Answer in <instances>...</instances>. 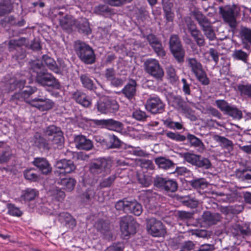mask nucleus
Segmentation results:
<instances>
[{
	"label": "nucleus",
	"mask_w": 251,
	"mask_h": 251,
	"mask_svg": "<svg viewBox=\"0 0 251 251\" xmlns=\"http://www.w3.org/2000/svg\"><path fill=\"white\" fill-rule=\"evenodd\" d=\"M45 135L46 139L42 138L39 135L35 136V144L40 148L49 150L50 148H58L63 143L62 132L60 128L52 125L47 129Z\"/></svg>",
	"instance_id": "nucleus-1"
},
{
	"label": "nucleus",
	"mask_w": 251,
	"mask_h": 251,
	"mask_svg": "<svg viewBox=\"0 0 251 251\" xmlns=\"http://www.w3.org/2000/svg\"><path fill=\"white\" fill-rule=\"evenodd\" d=\"M76 54L79 58L86 64H92L95 61L93 50L85 43L77 41L75 44Z\"/></svg>",
	"instance_id": "nucleus-2"
},
{
	"label": "nucleus",
	"mask_w": 251,
	"mask_h": 251,
	"mask_svg": "<svg viewBox=\"0 0 251 251\" xmlns=\"http://www.w3.org/2000/svg\"><path fill=\"white\" fill-rule=\"evenodd\" d=\"M136 223L129 216L123 217L120 221V230L122 236L125 239L136 232Z\"/></svg>",
	"instance_id": "nucleus-3"
},
{
	"label": "nucleus",
	"mask_w": 251,
	"mask_h": 251,
	"mask_svg": "<svg viewBox=\"0 0 251 251\" xmlns=\"http://www.w3.org/2000/svg\"><path fill=\"white\" fill-rule=\"evenodd\" d=\"M112 162L105 158H99L93 163L90 168L91 173L94 175L110 173Z\"/></svg>",
	"instance_id": "nucleus-4"
},
{
	"label": "nucleus",
	"mask_w": 251,
	"mask_h": 251,
	"mask_svg": "<svg viewBox=\"0 0 251 251\" xmlns=\"http://www.w3.org/2000/svg\"><path fill=\"white\" fill-rule=\"evenodd\" d=\"M195 17L206 37L210 40H213L215 38V35L209 20L200 12H195Z\"/></svg>",
	"instance_id": "nucleus-5"
},
{
	"label": "nucleus",
	"mask_w": 251,
	"mask_h": 251,
	"mask_svg": "<svg viewBox=\"0 0 251 251\" xmlns=\"http://www.w3.org/2000/svg\"><path fill=\"white\" fill-rule=\"evenodd\" d=\"M170 48L173 56L177 61L182 62L185 56V51L177 36L174 35L171 37Z\"/></svg>",
	"instance_id": "nucleus-6"
},
{
	"label": "nucleus",
	"mask_w": 251,
	"mask_h": 251,
	"mask_svg": "<svg viewBox=\"0 0 251 251\" xmlns=\"http://www.w3.org/2000/svg\"><path fill=\"white\" fill-rule=\"evenodd\" d=\"M36 82L42 86H51L56 89H59L60 84L50 74L37 71Z\"/></svg>",
	"instance_id": "nucleus-7"
},
{
	"label": "nucleus",
	"mask_w": 251,
	"mask_h": 251,
	"mask_svg": "<svg viewBox=\"0 0 251 251\" xmlns=\"http://www.w3.org/2000/svg\"><path fill=\"white\" fill-rule=\"evenodd\" d=\"M144 65L146 72L154 77L160 78L163 76V70L158 60L155 59H149L145 61Z\"/></svg>",
	"instance_id": "nucleus-8"
},
{
	"label": "nucleus",
	"mask_w": 251,
	"mask_h": 251,
	"mask_svg": "<svg viewBox=\"0 0 251 251\" xmlns=\"http://www.w3.org/2000/svg\"><path fill=\"white\" fill-rule=\"evenodd\" d=\"M97 109L100 113L107 114L117 111L119 109V105L115 100L104 99L98 101Z\"/></svg>",
	"instance_id": "nucleus-9"
},
{
	"label": "nucleus",
	"mask_w": 251,
	"mask_h": 251,
	"mask_svg": "<svg viewBox=\"0 0 251 251\" xmlns=\"http://www.w3.org/2000/svg\"><path fill=\"white\" fill-rule=\"evenodd\" d=\"M26 102L41 111H47L52 108L54 103L49 99L39 96Z\"/></svg>",
	"instance_id": "nucleus-10"
},
{
	"label": "nucleus",
	"mask_w": 251,
	"mask_h": 251,
	"mask_svg": "<svg viewBox=\"0 0 251 251\" xmlns=\"http://www.w3.org/2000/svg\"><path fill=\"white\" fill-rule=\"evenodd\" d=\"M148 232L153 236H161L165 233L162 223L154 218L149 219L147 221Z\"/></svg>",
	"instance_id": "nucleus-11"
},
{
	"label": "nucleus",
	"mask_w": 251,
	"mask_h": 251,
	"mask_svg": "<svg viewBox=\"0 0 251 251\" xmlns=\"http://www.w3.org/2000/svg\"><path fill=\"white\" fill-rule=\"evenodd\" d=\"M55 167V174L58 176L71 173L75 169V166L73 162L66 159L58 161L56 163Z\"/></svg>",
	"instance_id": "nucleus-12"
},
{
	"label": "nucleus",
	"mask_w": 251,
	"mask_h": 251,
	"mask_svg": "<svg viewBox=\"0 0 251 251\" xmlns=\"http://www.w3.org/2000/svg\"><path fill=\"white\" fill-rule=\"evenodd\" d=\"M165 105L158 97H152L147 101L146 108L148 111L153 114L162 113Z\"/></svg>",
	"instance_id": "nucleus-13"
},
{
	"label": "nucleus",
	"mask_w": 251,
	"mask_h": 251,
	"mask_svg": "<svg viewBox=\"0 0 251 251\" xmlns=\"http://www.w3.org/2000/svg\"><path fill=\"white\" fill-rule=\"evenodd\" d=\"M155 184L158 186L163 187L165 191L174 192L176 191L177 188V185L176 181L162 177H158L155 181Z\"/></svg>",
	"instance_id": "nucleus-14"
},
{
	"label": "nucleus",
	"mask_w": 251,
	"mask_h": 251,
	"mask_svg": "<svg viewBox=\"0 0 251 251\" xmlns=\"http://www.w3.org/2000/svg\"><path fill=\"white\" fill-rule=\"evenodd\" d=\"M220 13L222 14L224 20L229 23L231 26H234L236 25L235 17L234 10L229 6L224 8H219Z\"/></svg>",
	"instance_id": "nucleus-15"
},
{
	"label": "nucleus",
	"mask_w": 251,
	"mask_h": 251,
	"mask_svg": "<svg viewBox=\"0 0 251 251\" xmlns=\"http://www.w3.org/2000/svg\"><path fill=\"white\" fill-rule=\"evenodd\" d=\"M221 220V216L218 213H211L209 211L204 212L201 217L202 223L204 226H210L216 224Z\"/></svg>",
	"instance_id": "nucleus-16"
},
{
	"label": "nucleus",
	"mask_w": 251,
	"mask_h": 251,
	"mask_svg": "<svg viewBox=\"0 0 251 251\" xmlns=\"http://www.w3.org/2000/svg\"><path fill=\"white\" fill-rule=\"evenodd\" d=\"M75 147L78 150H90L93 147L92 142L82 135H77L74 138Z\"/></svg>",
	"instance_id": "nucleus-17"
},
{
	"label": "nucleus",
	"mask_w": 251,
	"mask_h": 251,
	"mask_svg": "<svg viewBox=\"0 0 251 251\" xmlns=\"http://www.w3.org/2000/svg\"><path fill=\"white\" fill-rule=\"evenodd\" d=\"M33 164L44 174L50 173L52 170L49 162L43 157L35 158L33 161Z\"/></svg>",
	"instance_id": "nucleus-18"
},
{
	"label": "nucleus",
	"mask_w": 251,
	"mask_h": 251,
	"mask_svg": "<svg viewBox=\"0 0 251 251\" xmlns=\"http://www.w3.org/2000/svg\"><path fill=\"white\" fill-rule=\"evenodd\" d=\"M73 98L79 104L84 107H88L91 104V102L85 94L76 91L73 94Z\"/></svg>",
	"instance_id": "nucleus-19"
},
{
	"label": "nucleus",
	"mask_w": 251,
	"mask_h": 251,
	"mask_svg": "<svg viewBox=\"0 0 251 251\" xmlns=\"http://www.w3.org/2000/svg\"><path fill=\"white\" fill-rule=\"evenodd\" d=\"M190 142L191 146L198 148L199 152H202L205 150V147L202 141L194 136V135L188 134L186 139Z\"/></svg>",
	"instance_id": "nucleus-20"
},
{
	"label": "nucleus",
	"mask_w": 251,
	"mask_h": 251,
	"mask_svg": "<svg viewBox=\"0 0 251 251\" xmlns=\"http://www.w3.org/2000/svg\"><path fill=\"white\" fill-rule=\"evenodd\" d=\"M240 37L242 43L247 48L248 45H251V29L248 28H243L240 31Z\"/></svg>",
	"instance_id": "nucleus-21"
},
{
	"label": "nucleus",
	"mask_w": 251,
	"mask_h": 251,
	"mask_svg": "<svg viewBox=\"0 0 251 251\" xmlns=\"http://www.w3.org/2000/svg\"><path fill=\"white\" fill-rule=\"evenodd\" d=\"M130 212L135 215L139 216L143 212L141 204L136 201H128L126 212Z\"/></svg>",
	"instance_id": "nucleus-22"
},
{
	"label": "nucleus",
	"mask_w": 251,
	"mask_h": 251,
	"mask_svg": "<svg viewBox=\"0 0 251 251\" xmlns=\"http://www.w3.org/2000/svg\"><path fill=\"white\" fill-rule=\"evenodd\" d=\"M136 85L135 81L132 80L122 90L123 93L128 99H131L134 96L136 92Z\"/></svg>",
	"instance_id": "nucleus-23"
},
{
	"label": "nucleus",
	"mask_w": 251,
	"mask_h": 251,
	"mask_svg": "<svg viewBox=\"0 0 251 251\" xmlns=\"http://www.w3.org/2000/svg\"><path fill=\"white\" fill-rule=\"evenodd\" d=\"M59 220L62 223H64L69 227L73 228L75 225V220L68 213H62L58 216Z\"/></svg>",
	"instance_id": "nucleus-24"
},
{
	"label": "nucleus",
	"mask_w": 251,
	"mask_h": 251,
	"mask_svg": "<svg viewBox=\"0 0 251 251\" xmlns=\"http://www.w3.org/2000/svg\"><path fill=\"white\" fill-rule=\"evenodd\" d=\"M168 102L174 108L179 110H184V102L179 96H170L168 98Z\"/></svg>",
	"instance_id": "nucleus-25"
},
{
	"label": "nucleus",
	"mask_w": 251,
	"mask_h": 251,
	"mask_svg": "<svg viewBox=\"0 0 251 251\" xmlns=\"http://www.w3.org/2000/svg\"><path fill=\"white\" fill-rule=\"evenodd\" d=\"M231 231L235 235H238L240 233L242 234L248 235L251 233V223L246 224L243 226L236 225L235 228L231 229Z\"/></svg>",
	"instance_id": "nucleus-26"
},
{
	"label": "nucleus",
	"mask_w": 251,
	"mask_h": 251,
	"mask_svg": "<svg viewBox=\"0 0 251 251\" xmlns=\"http://www.w3.org/2000/svg\"><path fill=\"white\" fill-rule=\"evenodd\" d=\"M58 183L67 191L70 192L74 189L76 181L72 178H64L60 179Z\"/></svg>",
	"instance_id": "nucleus-27"
},
{
	"label": "nucleus",
	"mask_w": 251,
	"mask_h": 251,
	"mask_svg": "<svg viewBox=\"0 0 251 251\" xmlns=\"http://www.w3.org/2000/svg\"><path fill=\"white\" fill-rule=\"evenodd\" d=\"M124 127L123 124L117 121L112 119H107V123L106 128L117 132H121Z\"/></svg>",
	"instance_id": "nucleus-28"
},
{
	"label": "nucleus",
	"mask_w": 251,
	"mask_h": 251,
	"mask_svg": "<svg viewBox=\"0 0 251 251\" xmlns=\"http://www.w3.org/2000/svg\"><path fill=\"white\" fill-rule=\"evenodd\" d=\"M42 64V65H46L50 70L54 72L59 73V70L56 66V62L52 58L47 55H44Z\"/></svg>",
	"instance_id": "nucleus-29"
},
{
	"label": "nucleus",
	"mask_w": 251,
	"mask_h": 251,
	"mask_svg": "<svg viewBox=\"0 0 251 251\" xmlns=\"http://www.w3.org/2000/svg\"><path fill=\"white\" fill-rule=\"evenodd\" d=\"M155 162L159 168L166 170L174 166V163L172 161L163 157L155 158Z\"/></svg>",
	"instance_id": "nucleus-30"
},
{
	"label": "nucleus",
	"mask_w": 251,
	"mask_h": 251,
	"mask_svg": "<svg viewBox=\"0 0 251 251\" xmlns=\"http://www.w3.org/2000/svg\"><path fill=\"white\" fill-rule=\"evenodd\" d=\"M37 195V192L35 189H27L22 192L20 199L21 201H28L34 200Z\"/></svg>",
	"instance_id": "nucleus-31"
},
{
	"label": "nucleus",
	"mask_w": 251,
	"mask_h": 251,
	"mask_svg": "<svg viewBox=\"0 0 251 251\" xmlns=\"http://www.w3.org/2000/svg\"><path fill=\"white\" fill-rule=\"evenodd\" d=\"M9 84V88L5 89V91L9 92L16 89H19V91H21L24 87L25 81L22 79L15 80L14 79H11Z\"/></svg>",
	"instance_id": "nucleus-32"
},
{
	"label": "nucleus",
	"mask_w": 251,
	"mask_h": 251,
	"mask_svg": "<svg viewBox=\"0 0 251 251\" xmlns=\"http://www.w3.org/2000/svg\"><path fill=\"white\" fill-rule=\"evenodd\" d=\"M49 196H50L52 199H55L57 201H61L65 198V195L63 191L57 188H53L48 192Z\"/></svg>",
	"instance_id": "nucleus-33"
},
{
	"label": "nucleus",
	"mask_w": 251,
	"mask_h": 251,
	"mask_svg": "<svg viewBox=\"0 0 251 251\" xmlns=\"http://www.w3.org/2000/svg\"><path fill=\"white\" fill-rule=\"evenodd\" d=\"M75 23L74 19L69 15H66L60 20L61 26L66 30L70 29L75 24Z\"/></svg>",
	"instance_id": "nucleus-34"
},
{
	"label": "nucleus",
	"mask_w": 251,
	"mask_h": 251,
	"mask_svg": "<svg viewBox=\"0 0 251 251\" xmlns=\"http://www.w3.org/2000/svg\"><path fill=\"white\" fill-rule=\"evenodd\" d=\"M12 9V4L10 0H2L0 3V16L8 13Z\"/></svg>",
	"instance_id": "nucleus-35"
},
{
	"label": "nucleus",
	"mask_w": 251,
	"mask_h": 251,
	"mask_svg": "<svg viewBox=\"0 0 251 251\" xmlns=\"http://www.w3.org/2000/svg\"><path fill=\"white\" fill-rule=\"evenodd\" d=\"M233 58L246 63L248 60L249 54L242 50H236L232 54Z\"/></svg>",
	"instance_id": "nucleus-36"
},
{
	"label": "nucleus",
	"mask_w": 251,
	"mask_h": 251,
	"mask_svg": "<svg viewBox=\"0 0 251 251\" xmlns=\"http://www.w3.org/2000/svg\"><path fill=\"white\" fill-rule=\"evenodd\" d=\"M80 78L83 87L89 90L94 89L95 87L93 81L88 75H82Z\"/></svg>",
	"instance_id": "nucleus-37"
},
{
	"label": "nucleus",
	"mask_w": 251,
	"mask_h": 251,
	"mask_svg": "<svg viewBox=\"0 0 251 251\" xmlns=\"http://www.w3.org/2000/svg\"><path fill=\"white\" fill-rule=\"evenodd\" d=\"M188 62L189 67L191 68L194 74L203 69L201 64L196 59L190 58L188 60Z\"/></svg>",
	"instance_id": "nucleus-38"
},
{
	"label": "nucleus",
	"mask_w": 251,
	"mask_h": 251,
	"mask_svg": "<svg viewBox=\"0 0 251 251\" xmlns=\"http://www.w3.org/2000/svg\"><path fill=\"white\" fill-rule=\"evenodd\" d=\"M199 156L200 155L189 152H185L182 154V157L186 161L196 166L197 165Z\"/></svg>",
	"instance_id": "nucleus-39"
},
{
	"label": "nucleus",
	"mask_w": 251,
	"mask_h": 251,
	"mask_svg": "<svg viewBox=\"0 0 251 251\" xmlns=\"http://www.w3.org/2000/svg\"><path fill=\"white\" fill-rule=\"evenodd\" d=\"M163 123L168 128L172 129L180 130L183 127V126L181 123L174 122L170 118L163 120Z\"/></svg>",
	"instance_id": "nucleus-40"
},
{
	"label": "nucleus",
	"mask_w": 251,
	"mask_h": 251,
	"mask_svg": "<svg viewBox=\"0 0 251 251\" xmlns=\"http://www.w3.org/2000/svg\"><path fill=\"white\" fill-rule=\"evenodd\" d=\"M191 36L194 38L197 45L200 46H203L205 44L204 39L200 30H197L191 34Z\"/></svg>",
	"instance_id": "nucleus-41"
},
{
	"label": "nucleus",
	"mask_w": 251,
	"mask_h": 251,
	"mask_svg": "<svg viewBox=\"0 0 251 251\" xmlns=\"http://www.w3.org/2000/svg\"><path fill=\"white\" fill-rule=\"evenodd\" d=\"M198 80L202 84V85H208L209 83V80L207 76V75L205 72L203 71V70H201L198 73L195 74Z\"/></svg>",
	"instance_id": "nucleus-42"
},
{
	"label": "nucleus",
	"mask_w": 251,
	"mask_h": 251,
	"mask_svg": "<svg viewBox=\"0 0 251 251\" xmlns=\"http://www.w3.org/2000/svg\"><path fill=\"white\" fill-rule=\"evenodd\" d=\"M116 178L115 175H112L102 179L100 183L101 188L108 187L111 186Z\"/></svg>",
	"instance_id": "nucleus-43"
},
{
	"label": "nucleus",
	"mask_w": 251,
	"mask_h": 251,
	"mask_svg": "<svg viewBox=\"0 0 251 251\" xmlns=\"http://www.w3.org/2000/svg\"><path fill=\"white\" fill-rule=\"evenodd\" d=\"M26 39L25 38H21L18 40H11L8 43L9 50H12L17 47H20L25 44Z\"/></svg>",
	"instance_id": "nucleus-44"
},
{
	"label": "nucleus",
	"mask_w": 251,
	"mask_h": 251,
	"mask_svg": "<svg viewBox=\"0 0 251 251\" xmlns=\"http://www.w3.org/2000/svg\"><path fill=\"white\" fill-rule=\"evenodd\" d=\"M226 114L236 119H241L242 117V112L237 108L230 106Z\"/></svg>",
	"instance_id": "nucleus-45"
},
{
	"label": "nucleus",
	"mask_w": 251,
	"mask_h": 251,
	"mask_svg": "<svg viewBox=\"0 0 251 251\" xmlns=\"http://www.w3.org/2000/svg\"><path fill=\"white\" fill-rule=\"evenodd\" d=\"M183 202L186 205L192 208L196 207L199 204V201L194 197L191 196L186 197Z\"/></svg>",
	"instance_id": "nucleus-46"
},
{
	"label": "nucleus",
	"mask_w": 251,
	"mask_h": 251,
	"mask_svg": "<svg viewBox=\"0 0 251 251\" xmlns=\"http://www.w3.org/2000/svg\"><path fill=\"white\" fill-rule=\"evenodd\" d=\"M191 184L195 188L204 189L207 187V183L205 179L200 178L192 180Z\"/></svg>",
	"instance_id": "nucleus-47"
},
{
	"label": "nucleus",
	"mask_w": 251,
	"mask_h": 251,
	"mask_svg": "<svg viewBox=\"0 0 251 251\" xmlns=\"http://www.w3.org/2000/svg\"><path fill=\"white\" fill-rule=\"evenodd\" d=\"M151 46L157 53V55L162 57L165 55V51L162 46L161 43L159 41L155 42L151 45Z\"/></svg>",
	"instance_id": "nucleus-48"
},
{
	"label": "nucleus",
	"mask_w": 251,
	"mask_h": 251,
	"mask_svg": "<svg viewBox=\"0 0 251 251\" xmlns=\"http://www.w3.org/2000/svg\"><path fill=\"white\" fill-rule=\"evenodd\" d=\"M8 213L14 216L19 217L22 215V212L20 209L12 204L8 205Z\"/></svg>",
	"instance_id": "nucleus-49"
},
{
	"label": "nucleus",
	"mask_w": 251,
	"mask_h": 251,
	"mask_svg": "<svg viewBox=\"0 0 251 251\" xmlns=\"http://www.w3.org/2000/svg\"><path fill=\"white\" fill-rule=\"evenodd\" d=\"M4 145L3 143L0 142V152L2 151V153L0 156V163H5L7 162L10 158L11 153L8 151H3L1 150V147Z\"/></svg>",
	"instance_id": "nucleus-50"
},
{
	"label": "nucleus",
	"mask_w": 251,
	"mask_h": 251,
	"mask_svg": "<svg viewBox=\"0 0 251 251\" xmlns=\"http://www.w3.org/2000/svg\"><path fill=\"white\" fill-rule=\"evenodd\" d=\"M24 176L25 179L33 181H37L39 179L38 176L34 173L32 170L25 171L24 173Z\"/></svg>",
	"instance_id": "nucleus-51"
},
{
	"label": "nucleus",
	"mask_w": 251,
	"mask_h": 251,
	"mask_svg": "<svg viewBox=\"0 0 251 251\" xmlns=\"http://www.w3.org/2000/svg\"><path fill=\"white\" fill-rule=\"evenodd\" d=\"M166 136L169 138L177 141H183L186 139V137L184 136L176 134L171 131L166 133Z\"/></svg>",
	"instance_id": "nucleus-52"
},
{
	"label": "nucleus",
	"mask_w": 251,
	"mask_h": 251,
	"mask_svg": "<svg viewBox=\"0 0 251 251\" xmlns=\"http://www.w3.org/2000/svg\"><path fill=\"white\" fill-rule=\"evenodd\" d=\"M238 89L242 95L247 96L251 98V85H239Z\"/></svg>",
	"instance_id": "nucleus-53"
},
{
	"label": "nucleus",
	"mask_w": 251,
	"mask_h": 251,
	"mask_svg": "<svg viewBox=\"0 0 251 251\" xmlns=\"http://www.w3.org/2000/svg\"><path fill=\"white\" fill-rule=\"evenodd\" d=\"M128 205V201L121 200L118 201L115 204V208L119 210H123L127 212V208Z\"/></svg>",
	"instance_id": "nucleus-54"
},
{
	"label": "nucleus",
	"mask_w": 251,
	"mask_h": 251,
	"mask_svg": "<svg viewBox=\"0 0 251 251\" xmlns=\"http://www.w3.org/2000/svg\"><path fill=\"white\" fill-rule=\"evenodd\" d=\"M195 248V244L191 241L184 242L180 248L179 251H192Z\"/></svg>",
	"instance_id": "nucleus-55"
},
{
	"label": "nucleus",
	"mask_w": 251,
	"mask_h": 251,
	"mask_svg": "<svg viewBox=\"0 0 251 251\" xmlns=\"http://www.w3.org/2000/svg\"><path fill=\"white\" fill-rule=\"evenodd\" d=\"M216 103L219 108L226 113L230 107V105L224 100H217Z\"/></svg>",
	"instance_id": "nucleus-56"
},
{
	"label": "nucleus",
	"mask_w": 251,
	"mask_h": 251,
	"mask_svg": "<svg viewBox=\"0 0 251 251\" xmlns=\"http://www.w3.org/2000/svg\"><path fill=\"white\" fill-rule=\"evenodd\" d=\"M131 154L139 156H144L146 155V152L141 150L139 148L130 147L127 151Z\"/></svg>",
	"instance_id": "nucleus-57"
},
{
	"label": "nucleus",
	"mask_w": 251,
	"mask_h": 251,
	"mask_svg": "<svg viewBox=\"0 0 251 251\" xmlns=\"http://www.w3.org/2000/svg\"><path fill=\"white\" fill-rule=\"evenodd\" d=\"M164 9L167 20L169 22L173 21L174 17V14L171 11L170 6L164 4Z\"/></svg>",
	"instance_id": "nucleus-58"
},
{
	"label": "nucleus",
	"mask_w": 251,
	"mask_h": 251,
	"mask_svg": "<svg viewBox=\"0 0 251 251\" xmlns=\"http://www.w3.org/2000/svg\"><path fill=\"white\" fill-rule=\"evenodd\" d=\"M196 166L199 167L208 168L210 166V163L208 159L204 158H201L200 156Z\"/></svg>",
	"instance_id": "nucleus-59"
},
{
	"label": "nucleus",
	"mask_w": 251,
	"mask_h": 251,
	"mask_svg": "<svg viewBox=\"0 0 251 251\" xmlns=\"http://www.w3.org/2000/svg\"><path fill=\"white\" fill-rule=\"evenodd\" d=\"M132 116L133 118L139 121L144 120L147 117L145 112L140 110L134 111L133 112Z\"/></svg>",
	"instance_id": "nucleus-60"
},
{
	"label": "nucleus",
	"mask_w": 251,
	"mask_h": 251,
	"mask_svg": "<svg viewBox=\"0 0 251 251\" xmlns=\"http://www.w3.org/2000/svg\"><path fill=\"white\" fill-rule=\"evenodd\" d=\"M109 142L111 144V147L113 148H117L121 145V141L120 139L115 136L114 135H109Z\"/></svg>",
	"instance_id": "nucleus-61"
},
{
	"label": "nucleus",
	"mask_w": 251,
	"mask_h": 251,
	"mask_svg": "<svg viewBox=\"0 0 251 251\" xmlns=\"http://www.w3.org/2000/svg\"><path fill=\"white\" fill-rule=\"evenodd\" d=\"M132 0H106V2L112 6H119L126 2H130Z\"/></svg>",
	"instance_id": "nucleus-62"
},
{
	"label": "nucleus",
	"mask_w": 251,
	"mask_h": 251,
	"mask_svg": "<svg viewBox=\"0 0 251 251\" xmlns=\"http://www.w3.org/2000/svg\"><path fill=\"white\" fill-rule=\"evenodd\" d=\"M124 246L122 243L114 244L108 247L106 251H123Z\"/></svg>",
	"instance_id": "nucleus-63"
},
{
	"label": "nucleus",
	"mask_w": 251,
	"mask_h": 251,
	"mask_svg": "<svg viewBox=\"0 0 251 251\" xmlns=\"http://www.w3.org/2000/svg\"><path fill=\"white\" fill-rule=\"evenodd\" d=\"M104 76L108 81H110L115 76V72L112 68L107 69L104 73Z\"/></svg>",
	"instance_id": "nucleus-64"
}]
</instances>
